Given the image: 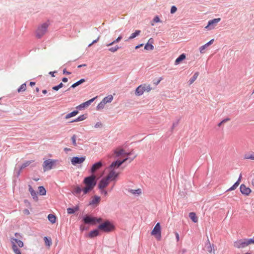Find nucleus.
Listing matches in <instances>:
<instances>
[{
  "label": "nucleus",
  "mask_w": 254,
  "mask_h": 254,
  "mask_svg": "<svg viewBox=\"0 0 254 254\" xmlns=\"http://www.w3.org/2000/svg\"><path fill=\"white\" fill-rule=\"evenodd\" d=\"M95 179L96 176L94 175H92L84 179L83 183L86 186L85 187L82 189L84 194L87 193L93 189L96 184Z\"/></svg>",
  "instance_id": "1"
},
{
  "label": "nucleus",
  "mask_w": 254,
  "mask_h": 254,
  "mask_svg": "<svg viewBox=\"0 0 254 254\" xmlns=\"http://www.w3.org/2000/svg\"><path fill=\"white\" fill-rule=\"evenodd\" d=\"M251 244H254V236L251 239H242L234 242V247L237 249H244Z\"/></svg>",
  "instance_id": "2"
},
{
  "label": "nucleus",
  "mask_w": 254,
  "mask_h": 254,
  "mask_svg": "<svg viewBox=\"0 0 254 254\" xmlns=\"http://www.w3.org/2000/svg\"><path fill=\"white\" fill-rule=\"evenodd\" d=\"M10 242L11 244L12 250L15 254H22L20 248L24 246L23 242L17 238H11Z\"/></svg>",
  "instance_id": "3"
},
{
  "label": "nucleus",
  "mask_w": 254,
  "mask_h": 254,
  "mask_svg": "<svg viewBox=\"0 0 254 254\" xmlns=\"http://www.w3.org/2000/svg\"><path fill=\"white\" fill-rule=\"evenodd\" d=\"M98 228L99 230L106 233H109L113 231L115 229V226L109 221L107 220L100 224Z\"/></svg>",
  "instance_id": "4"
},
{
  "label": "nucleus",
  "mask_w": 254,
  "mask_h": 254,
  "mask_svg": "<svg viewBox=\"0 0 254 254\" xmlns=\"http://www.w3.org/2000/svg\"><path fill=\"white\" fill-rule=\"evenodd\" d=\"M48 27L49 23L47 22L44 23L39 25L35 32L36 37L38 38L42 37L47 32Z\"/></svg>",
  "instance_id": "5"
},
{
  "label": "nucleus",
  "mask_w": 254,
  "mask_h": 254,
  "mask_svg": "<svg viewBox=\"0 0 254 254\" xmlns=\"http://www.w3.org/2000/svg\"><path fill=\"white\" fill-rule=\"evenodd\" d=\"M83 221L85 224L95 225L97 223H100L102 221V219L101 218H97L87 215L84 217L83 218Z\"/></svg>",
  "instance_id": "6"
},
{
  "label": "nucleus",
  "mask_w": 254,
  "mask_h": 254,
  "mask_svg": "<svg viewBox=\"0 0 254 254\" xmlns=\"http://www.w3.org/2000/svg\"><path fill=\"white\" fill-rule=\"evenodd\" d=\"M151 88L149 85L145 84L139 85L135 90V95L137 96H140L142 95L145 91L149 92L151 90Z\"/></svg>",
  "instance_id": "7"
},
{
  "label": "nucleus",
  "mask_w": 254,
  "mask_h": 254,
  "mask_svg": "<svg viewBox=\"0 0 254 254\" xmlns=\"http://www.w3.org/2000/svg\"><path fill=\"white\" fill-rule=\"evenodd\" d=\"M57 162V160L52 159H47L44 161L43 164L44 171L45 172L52 169Z\"/></svg>",
  "instance_id": "8"
},
{
  "label": "nucleus",
  "mask_w": 254,
  "mask_h": 254,
  "mask_svg": "<svg viewBox=\"0 0 254 254\" xmlns=\"http://www.w3.org/2000/svg\"><path fill=\"white\" fill-rule=\"evenodd\" d=\"M151 234L154 236L157 240H160L161 238V226L159 223H157L151 232Z\"/></svg>",
  "instance_id": "9"
},
{
  "label": "nucleus",
  "mask_w": 254,
  "mask_h": 254,
  "mask_svg": "<svg viewBox=\"0 0 254 254\" xmlns=\"http://www.w3.org/2000/svg\"><path fill=\"white\" fill-rule=\"evenodd\" d=\"M114 154L115 157L122 158H127V156L130 154V153H127L124 149L122 148L119 147L114 150Z\"/></svg>",
  "instance_id": "10"
},
{
  "label": "nucleus",
  "mask_w": 254,
  "mask_h": 254,
  "mask_svg": "<svg viewBox=\"0 0 254 254\" xmlns=\"http://www.w3.org/2000/svg\"><path fill=\"white\" fill-rule=\"evenodd\" d=\"M221 20L220 18H215L214 19L209 20L208 24L205 26V28L208 30L213 29L217 25V23Z\"/></svg>",
  "instance_id": "11"
},
{
  "label": "nucleus",
  "mask_w": 254,
  "mask_h": 254,
  "mask_svg": "<svg viewBox=\"0 0 254 254\" xmlns=\"http://www.w3.org/2000/svg\"><path fill=\"white\" fill-rule=\"evenodd\" d=\"M86 159L85 156L79 157H73L71 160V164L73 165H76L77 164H82Z\"/></svg>",
  "instance_id": "12"
},
{
  "label": "nucleus",
  "mask_w": 254,
  "mask_h": 254,
  "mask_svg": "<svg viewBox=\"0 0 254 254\" xmlns=\"http://www.w3.org/2000/svg\"><path fill=\"white\" fill-rule=\"evenodd\" d=\"M110 181L105 177L102 178L98 184L99 189H105L109 184Z\"/></svg>",
  "instance_id": "13"
},
{
  "label": "nucleus",
  "mask_w": 254,
  "mask_h": 254,
  "mask_svg": "<svg viewBox=\"0 0 254 254\" xmlns=\"http://www.w3.org/2000/svg\"><path fill=\"white\" fill-rule=\"evenodd\" d=\"M119 173L116 172L115 170H111L106 177L110 181H115L118 177Z\"/></svg>",
  "instance_id": "14"
},
{
  "label": "nucleus",
  "mask_w": 254,
  "mask_h": 254,
  "mask_svg": "<svg viewBox=\"0 0 254 254\" xmlns=\"http://www.w3.org/2000/svg\"><path fill=\"white\" fill-rule=\"evenodd\" d=\"M113 100V97L112 95H108V96L105 97L98 105L97 109L99 110L100 109V105H104L108 103H110Z\"/></svg>",
  "instance_id": "15"
},
{
  "label": "nucleus",
  "mask_w": 254,
  "mask_h": 254,
  "mask_svg": "<svg viewBox=\"0 0 254 254\" xmlns=\"http://www.w3.org/2000/svg\"><path fill=\"white\" fill-rule=\"evenodd\" d=\"M240 191L244 194L249 195L251 192V190L242 184L240 186Z\"/></svg>",
  "instance_id": "16"
},
{
  "label": "nucleus",
  "mask_w": 254,
  "mask_h": 254,
  "mask_svg": "<svg viewBox=\"0 0 254 254\" xmlns=\"http://www.w3.org/2000/svg\"><path fill=\"white\" fill-rule=\"evenodd\" d=\"M127 158H125L123 159L122 161L117 160L115 162H113L110 165V167L111 168H115L116 167H119L124 162L126 161L127 160Z\"/></svg>",
  "instance_id": "17"
},
{
  "label": "nucleus",
  "mask_w": 254,
  "mask_h": 254,
  "mask_svg": "<svg viewBox=\"0 0 254 254\" xmlns=\"http://www.w3.org/2000/svg\"><path fill=\"white\" fill-rule=\"evenodd\" d=\"M102 163L101 161L95 163L93 165L91 169V172L92 173H95L96 171L99 170L102 166Z\"/></svg>",
  "instance_id": "18"
},
{
  "label": "nucleus",
  "mask_w": 254,
  "mask_h": 254,
  "mask_svg": "<svg viewBox=\"0 0 254 254\" xmlns=\"http://www.w3.org/2000/svg\"><path fill=\"white\" fill-rule=\"evenodd\" d=\"M100 200V197L95 195L92 197V200L89 202V205L97 206L99 203Z\"/></svg>",
  "instance_id": "19"
},
{
  "label": "nucleus",
  "mask_w": 254,
  "mask_h": 254,
  "mask_svg": "<svg viewBox=\"0 0 254 254\" xmlns=\"http://www.w3.org/2000/svg\"><path fill=\"white\" fill-rule=\"evenodd\" d=\"M28 190H29V191L31 196H32L33 198L35 201H38V198L37 196L36 192L33 190L32 186L30 185H28Z\"/></svg>",
  "instance_id": "20"
},
{
  "label": "nucleus",
  "mask_w": 254,
  "mask_h": 254,
  "mask_svg": "<svg viewBox=\"0 0 254 254\" xmlns=\"http://www.w3.org/2000/svg\"><path fill=\"white\" fill-rule=\"evenodd\" d=\"M241 178H242V175L241 174L240 177H239V178L238 180L233 185V186H232L228 190H227V191H231V190H235L238 187V186L240 185V181H241Z\"/></svg>",
  "instance_id": "21"
},
{
  "label": "nucleus",
  "mask_w": 254,
  "mask_h": 254,
  "mask_svg": "<svg viewBox=\"0 0 254 254\" xmlns=\"http://www.w3.org/2000/svg\"><path fill=\"white\" fill-rule=\"evenodd\" d=\"M99 230L98 229L91 231L88 234V237L90 238L95 237L99 235Z\"/></svg>",
  "instance_id": "22"
},
{
  "label": "nucleus",
  "mask_w": 254,
  "mask_h": 254,
  "mask_svg": "<svg viewBox=\"0 0 254 254\" xmlns=\"http://www.w3.org/2000/svg\"><path fill=\"white\" fill-rule=\"evenodd\" d=\"M78 114V111L77 110L74 111L70 113L67 114L64 117L65 119L67 120L69 118L75 116Z\"/></svg>",
  "instance_id": "23"
},
{
  "label": "nucleus",
  "mask_w": 254,
  "mask_h": 254,
  "mask_svg": "<svg viewBox=\"0 0 254 254\" xmlns=\"http://www.w3.org/2000/svg\"><path fill=\"white\" fill-rule=\"evenodd\" d=\"M81 191L82 189H81V188L79 187V186H76L74 188L73 190L72 191V193L73 194L77 195L81 193Z\"/></svg>",
  "instance_id": "24"
},
{
  "label": "nucleus",
  "mask_w": 254,
  "mask_h": 254,
  "mask_svg": "<svg viewBox=\"0 0 254 254\" xmlns=\"http://www.w3.org/2000/svg\"><path fill=\"white\" fill-rule=\"evenodd\" d=\"M186 58V55L184 54L181 55L175 61V64H179L182 61Z\"/></svg>",
  "instance_id": "25"
},
{
  "label": "nucleus",
  "mask_w": 254,
  "mask_h": 254,
  "mask_svg": "<svg viewBox=\"0 0 254 254\" xmlns=\"http://www.w3.org/2000/svg\"><path fill=\"white\" fill-rule=\"evenodd\" d=\"M48 219L49 221L52 224H54L56 221V217L55 215L52 214H50L48 216Z\"/></svg>",
  "instance_id": "26"
},
{
  "label": "nucleus",
  "mask_w": 254,
  "mask_h": 254,
  "mask_svg": "<svg viewBox=\"0 0 254 254\" xmlns=\"http://www.w3.org/2000/svg\"><path fill=\"white\" fill-rule=\"evenodd\" d=\"M87 118L86 115H82L80 116H79L76 119L71 121L70 123H73V122H78L80 121H83L84 120L86 119Z\"/></svg>",
  "instance_id": "27"
},
{
  "label": "nucleus",
  "mask_w": 254,
  "mask_h": 254,
  "mask_svg": "<svg viewBox=\"0 0 254 254\" xmlns=\"http://www.w3.org/2000/svg\"><path fill=\"white\" fill-rule=\"evenodd\" d=\"M189 217L191 219V220L194 223H196L198 221V219L196 214L194 212H190L189 214Z\"/></svg>",
  "instance_id": "28"
},
{
  "label": "nucleus",
  "mask_w": 254,
  "mask_h": 254,
  "mask_svg": "<svg viewBox=\"0 0 254 254\" xmlns=\"http://www.w3.org/2000/svg\"><path fill=\"white\" fill-rule=\"evenodd\" d=\"M39 193L40 195H44L46 194V190L45 189L43 186H40L38 187Z\"/></svg>",
  "instance_id": "29"
},
{
  "label": "nucleus",
  "mask_w": 254,
  "mask_h": 254,
  "mask_svg": "<svg viewBox=\"0 0 254 254\" xmlns=\"http://www.w3.org/2000/svg\"><path fill=\"white\" fill-rule=\"evenodd\" d=\"M122 39V36H119L116 40H115L114 41H113L112 42L108 44H107V47H109L111 45H114V44H116V43H119L121 40Z\"/></svg>",
  "instance_id": "30"
},
{
  "label": "nucleus",
  "mask_w": 254,
  "mask_h": 254,
  "mask_svg": "<svg viewBox=\"0 0 254 254\" xmlns=\"http://www.w3.org/2000/svg\"><path fill=\"white\" fill-rule=\"evenodd\" d=\"M244 159L254 160V153L245 154L244 155Z\"/></svg>",
  "instance_id": "31"
},
{
  "label": "nucleus",
  "mask_w": 254,
  "mask_h": 254,
  "mask_svg": "<svg viewBox=\"0 0 254 254\" xmlns=\"http://www.w3.org/2000/svg\"><path fill=\"white\" fill-rule=\"evenodd\" d=\"M140 33V30H136L134 33L131 34V35L128 38V39L131 40V39H132L135 38L136 36L139 35Z\"/></svg>",
  "instance_id": "32"
},
{
  "label": "nucleus",
  "mask_w": 254,
  "mask_h": 254,
  "mask_svg": "<svg viewBox=\"0 0 254 254\" xmlns=\"http://www.w3.org/2000/svg\"><path fill=\"white\" fill-rule=\"evenodd\" d=\"M44 240L45 245L46 246H48L49 247H50L51 246V245H52V240H51V239L50 238L49 239L47 237H45L44 238Z\"/></svg>",
  "instance_id": "33"
},
{
  "label": "nucleus",
  "mask_w": 254,
  "mask_h": 254,
  "mask_svg": "<svg viewBox=\"0 0 254 254\" xmlns=\"http://www.w3.org/2000/svg\"><path fill=\"white\" fill-rule=\"evenodd\" d=\"M84 82H85V79H81L80 80H79L77 82H76L75 83L73 84L71 86V88H75L76 86L79 85L80 84H82V83H83Z\"/></svg>",
  "instance_id": "34"
},
{
  "label": "nucleus",
  "mask_w": 254,
  "mask_h": 254,
  "mask_svg": "<svg viewBox=\"0 0 254 254\" xmlns=\"http://www.w3.org/2000/svg\"><path fill=\"white\" fill-rule=\"evenodd\" d=\"M198 76V73L195 72L193 76L190 79L189 82L190 84H191L197 78Z\"/></svg>",
  "instance_id": "35"
},
{
  "label": "nucleus",
  "mask_w": 254,
  "mask_h": 254,
  "mask_svg": "<svg viewBox=\"0 0 254 254\" xmlns=\"http://www.w3.org/2000/svg\"><path fill=\"white\" fill-rule=\"evenodd\" d=\"M26 83H23L17 89V91H18V92H21L25 91L26 90Z\"/></svg>",
  "instance_id": "36"
},
{
  "label": "nucleus",
  "mask_w": 254,
  "mask_h": 254,
  "mask_svg": "<svg viewBox=\"0 0 254 254\" xmlns=\"http://www.w3.org/2000/svg\"><path fill=\"white\" fill-rule=\"evenodd\" d=\"M129 192L133 194H140L141 193V190L140 189L137 190H130Z\"/></svg>",
  "instance_id": "37"
},
{
  "label": "nucleus",
  "mask_w": 254,
  "mask_h": 254,
  "mask_svg": "<svg viewBox=\"0 0 254 254\" xmlns=\"http://www.w3.org/2000/svg\"><path fill=\"white\" fill-rule=\"evenodd\" d=\"M96 97H94V98L82 103V105H84L85 107H87V106H89L91 104V103L94 101V100L95 99V98Z\"/></svg>",
  "instance_id": "38"
},
{
  "label": "nucleus",
  "mask_w": 254,
  "mask_h": 254,
  "mask_svg": "<svg viewBox=\"0 0 254 254\" xmlns=\"http://www.w3.org/2000/svg\"><path fill=\"white\" fill-rule=\"evenodd\" d=\"M144 49L146 50H152L154 47L151 44L147 43L144 47Z\"/></svg>",
  "instance_id": "39"
},
{
  "label": "nucleus",
  "mask_w": 254,
  "mask_h": 254,
  "mask_svg": "<svg viewBox=\"0 0 254 254\" xmlns=\"http://www.w3.org/2000/svg\"><path fill=\"white\" fill-rule=\"evenodd\" d=\"M32 163V161H28L27 162H26L25 163H23L21 166L20 167V170L23 169L24 168H25V167H27L28 166H29L31 163Z\"/></svg>",
  "instance_id": "40"
},
{
  "label": "nucleus",
  "mask_w": 254,
  "mask_h": 254,
  "mask_svg": "<svg viewBox=\"0 0 254 254\" xmlns=\"http://www.w3.org/2000/svg\"><path fill=\"white\" fill-rule=\"evenodd\" d=\"M119 48L120 47L118 46H115V47L109 48V51L112 53H115L117 52Z\"/></svg>",
  "instance_id": "41"
},
{
  "label": "nucleus",
  "mask_w": 254,
  "mask_h": 254,
  "mask_svg": "<svg viewBox=\"0 0 254 254\" xmlns=\"http://www.w3.org/2000/svg\"><path fill=\"white\" fill-rule=\"evenodd\" d=\"M206 248L207 249V251L209 253H211L212 251V248L210 245V244L209 243L206 246Z\"/></svg>",
  "instance_id": "42"
},
{
  "label": "nucleus",
  "mask_w": 254,
  "mask_h": 254,
  "mask_svg": "<svg viewBox=\"0 0 254 254\" xmlns=\"http://www.w3.org/2000/svg\"><path fill=\"white\" fill-rule=\"evenodd\" d=\"M71 140L74 146L76 145V136L75 135H73L71 137Z\"/></svg>",
  "instance_id": "43"
},
{
  "label": "nucleus",
  "mask_w": 254,
  "mask_h": 254,
  "mask_svg": "<svg viewBox=\"0 0 254 254\" xmlns=\"http://www.w3.org/2000/svg\"><path fill=\"white\" fill-rule=\"evenodd\" d=\"M205 49H206V47L204 45L200 47L199 48V50L200 53H201V54L204 53V52H205L204 50Z\"/></svg>",
  "instance_id": "44"
},
{
  "label": "nucleus",
  "mask_w": 254,
  "mask_h": 254,
  "mask_svg": "<svg viewBox=\"0 0 254 254\" xmlns=\"http://www.w3.org/2000/svg\"><path fill=\"white\" fill-rule=\"evenodd\" d=\"M102 126L103 125L101 122H98L95 124L94 127L95 128H100L102 127Z\"/></svg>",
  "instance_id": "45"
},
{
  "label": "nucleus",
  "mask_w": 254,
  "mask_h": 254,
  "mask_svg": "<svg viewBox=\"0 0 254 254\" xmlns=\"http://www.w3.org/2000/svg\"><path fill=\"white\" fill-rule=\"evenodd\" d=\"M177 10V7L175 6H172L171 8V13H174Z\"/></svg>",
  "instance_id": "46"
},
{
  "label": "nucleus",
  "mask_w": 254,
  "mask_h": 254,
  "mask_svg": "<svg viewBox=\"0 0 254 254\" xmlns=\"http://www.w3.org/2000/svg\"><path fill=\"white\" fill-rule=\"evenodd\" d=\"M100 189L102 194H103L105 195H107V194H108L107 191L106 190H105V189Z\"/></svg>",
  "instance_id": "47"
},
{
  "label": "nucleus",
  "mask_w": 254,
  "mask_h": 254,
  "mask_svg": "<svg viewBox=\"0 0 254 254\" xmlns=\"http://www.w3.org/2000/svg\"><path fill=\"white\" fill-rule=\"evenodd\" d=\"M99 39H100V36H98V38L96 40H94L91 44H90L88 45V47H91L93 44L97 43L99 41Z\"/></svg>",
  "instance_id": "48"
},
{
  "label": "nucleus",
  "mask_w": 254,
  "mask_h": 254,
  "mask_svg": "<svg viewBox=\"0 0 254 254\" xmlns=\"http://www.w3.org/2000/svg\"><path fill=\"white\" fill-rule=\"evenodd\" d=\"M67 213L69 214H72L74 212V210L72 208H68L67 209Z\"/></svg>",
  "instance_id": "49"
},
{
  "label": "nucleus",
  "mask_w": 254,
  "mask_h": 254,
  "mask_svg": "<svg viewBox=\"0 0 254 254\" xmlns=\"http://www.w3.org/2000/svg\"><path fill=\"white\" fill-rule=\"evenodd\" d=\"M23 212L25 215H28L30 214V212H29V210L27 209H24L23 211Z\"/></svg>",
  "instance_id": "50"
},
{
  "label": "nucleus",
  "mask_w": 254,
  "mask_h": 254,
  "mask_svg": "<svg viewBox=\"0 0 254 254\" xmlns=\"http://www.w3.org/2000/svg\"><path fill=\"white\" fill-rule=\"evenodd\" d=\"M153 21H154V22H156V23H157V22H160V18H159V17H158V16H155V17L154 18V19H153Z\"/></svg>",
  "instance_id": "51"
},
{
  "label": "nucleus",
  "mask_w": 254,
  "mask_h": 254,
  "mask_svg": "<svg viewBox=\"0 0 254 254\" xmlns=\"http://www.w3.org/2000/svg\"><path fill=\"white\" fill-rule=\"evenodd\" d=\"M63 73L69 75V74H71V72L67 71H66V70L65 69H64L63 70Z\"/></svg>",
  "instance_id": "52"
},
{
  "label": "nucleus",
  "mask_w": 254,
  "mask_h": 254,
  "mask_svg": "<svg viewBox=\"0 0 254 254\" xmlns=\"http://www.w3.org/2000/svg\"><path fill=\"white\" fill-rule=\"evenodd\" d=\"M162 77H160L159 79L157 81H156V82H154V83L156 85H157L160 83V82L162 80Z\"/></svg>",
  "instance_id": "53"
},
{
  "label": "nucleus",
  "mask_w": 254,
  "mask_h": 254,
  "mask_svg": "<svg viewBox=\"0 0 254 254\" xmlns=\"http://www.w3.org/2000/svg\"><path fill=\"white\" fill-rule=\"evenodd\" d=\"M60 88H59V87L58 86V85L57 86H54L53 87V89L54 90H56V91H58V90H59Z\"/></svg>",
  "instance_id": "54"
},
{
  "label": "nucleus",
  "mask_w": 254,
  "mask_h": 254,
  "mask_svg": "<svg viewBox=\"0 0 254 254\" xmlns=\"http://www.w3.org/2000/svg\"><path fill=\"white\" fill-rule=\"evenodd\" d=\"M84 107H85L84 106V105H82V104H81L79 105V106H78L77 107H76V108L80 109H81L82 108H84Z\"/></svg>",
  "instance_id": "55"
},
{
  "label": "nucleus",
  "mask_w": 254,
  "mask_h": 254,
  "mask_svg": "<svg viewBox=\"0 0 254 254\" xmlns=\"http://www.w3.org/2000/svg\"><path fill=\"white\" fill-rule=\"evenodd\" d=\"M175 235H176L177 241H179V234L177 232H176L175 233Z\"/></svg>",
  "instance_id": "56"
},
{
  "label": "nucleus",
  "mask_w": 254,
  "mask_h": 254,
  "mask_svg": "<svg viewBox=\"0 0 254 254\" xmlns=\"http://www.w3.org/2000/svg\"><path fill=\"white\" fill-rule=\"evenodd\" d=\"M57 72L56 71H50L49 74L52 75V77H55L54 73Z\"/></svg>",
  "instance_id": "57"
},
{
  "label": "nucleus",
  "mask_w": 254,
  "mask_h": 254,
  "mask_svg": "<svg viewBox=\"0 0 254 254\" xmlns=\"http://www.w3.org/2000/svg\"><path fill=\"white\" fill-rule=\"evenodd\" d=\"M15 236L18 238H20L21 237V235L19 234V233H16L15 234Z\"/></svg>",
  "instance_id": "58"
},
{
  "label": "nucleus",
  "mask_w": 254,
  "mask_h": 254,
  "mask_svg": "<svg viewBox=\"0 0 254 254\" xmlns=\"http://www.w3.org/2000/svg\"><path fill=\"white\" fill-rule=\"evenodd\" d=\"M229 121H230V119L229 118H226V119L222 120V123H226V122H228Z\"/></svg>",
  "instance_id": "59"
},
{
  "label": "nucleus",
  "mask_w": 254,
  "mask_h": 254,
  "mask_svg": "<svg viewBox=\"0 0 254 254\" xmlns=\"http://www.w3.org/2000/svg\"><path fill=\"white\" fill-rule=\"evenodd\" d=\"M62 81L64 82H66L67 81H68V79L66 77H64L63 79H62Z\"/></svg>",
  "instance_id": "60"
},
{
  "label": "nucleus",
  "mask_w": 254,
  "mask_h": 254,
  "mask_svg": "<svg viewBox=\"0 0 254 254\" xmlns=\"http://www.w3.org/2000/svg\"><path fill=\"white\" fill-rule=\"evenodd\" d=\"M214 42V39H212L210 41H209L208 43V44L209 45H211V44H212V43H213Z\"/></svg>",
  "instance_id": "61"
},
{
  "label": "nucleus",
  "mask_w": 254,
  "mask_h": 254,
  "mask_svg": "<svg viewBox=\"0 0 254 254\" xmlns=\"http://www.w3.org/2000/svg\"><path fill=\"white\" fill-rule=\"evenodd\" d=\"M86 66V64H80L78 66V68H80L82 66Z\"/></svg>",
  "instance_id": "62"
},
{
  "label": "nucleus",
  "mask_w": 254,
  "mask_h": 254,
  "mask_svg": "<svg viewBox=\"0 0 254 254\" xmlns=\"http://www.w3.org/2000/svg\"><path fill=\"white\" fill-rule=\"evenodd\" d=\"M63 84L62 83H61L60 84H59L58 85V86L60 88H61L62 87H63Z\"/></svg>",
  "instance_id": "63"
},
{
  "label": "nucleus",
  "mask_w": 254,
  "mask_h": 254,
  "mask_svg": "<svg viewBox=\"0 0 254 254\" xmlns=\"http://www.w3.org/2000/svg\"><path fill=\"white\" fill-rule=\"evenodd\" d=\"M252 184L253 186H254V178L252 179Z\"/></svg>",
  "instance_id": "64"
}]
</instances>
